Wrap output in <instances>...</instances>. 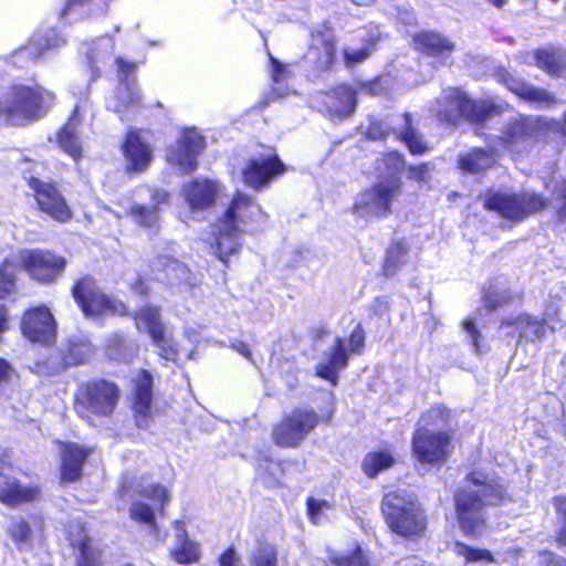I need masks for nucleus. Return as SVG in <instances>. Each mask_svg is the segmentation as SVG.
Wrapping results in <instances>:
<instances>
[{
	"instance_id": "5701e85b",
	"label": "nucleus",
	"mask_w": 566,
	"mask_h": 566,
	"mask_svg": "<svg viewBox=\"0 0 566 566\" xmlns=\"http://www.w3.org/2000/svg\"><path fill=\"white\" fill-rule=\"evenodd\" d=\"M324 105L332 119L349 117L356 107V93L347 85H339L326 93Z\"/></svg>"
},
{
	"instance_id": "ea45409f",
	"label": "nucleus",
	"mask_w": 566,
	"mask_h": 566,
	"mask_svg": "<svg viewBox=\"0 0 566 566\" xmlns=\"http://www.w3.org/2000/svg\"><path fill=\"white\" fill-rule=\"evenodd\" d=\"M408 254V248L402 242H394L387 250L384 274L386 276H392L396 274L398 269L405 263Z\"/></svg>"
},
{
	"instance_id": "774afa93",
	"label": "nucleus",
	"mask_w": 566,
	"mask_h": 566,
	"mask_svg": "<svg viewBox=\"0 0 566 566\" xmlns=\"http://www.w3.org/2000/svg\"><path fill=\"white\" fill-rule=\"evenodd\" d=\"M230 347L240 355H242L243 357H245L248 360L253 363L252 353L245 343L239 339H233L230 344Z\"/></svg>"
},
{
	"instance_id": "a211bd4d",
	"label": "nucleus",
	"mask_w": 566,
	"mask_h": 566,
	"mask_svg": "<svg viewBox=\"0 0 566 566\" xmlns=\"http://www.w3.org/2000/svg\"><path fill=\"white\" fill-rule=\"evenodd\" d=\"M132 381L136 424L147 428L151 416L153 376L147 370H139Z\"/></svg>"
},
{
	"instance_id": "09e8293b",
	"label": "nucleus",
	"mask_w": 566,
	"mask_h": 566,
	"mask_svg": "<svg viewBox=\"0 0 566 566\" xmlns=\"http://www.w3.org/2000/svg\"><path fill=\"white\" fill-rule=\"evenodd\" d=\"M455 552L459 556L464 557L468 563L486 562L492 563L494 560L492 554L486 549L473 548L462 543H457Z\"/></svg>"
},
{
	"instance_id": "ddd939ff",
	"label": "nucleus",
	"mask_w": 566,
	"mask_h": 566,
	"mask_svg": "<svg viewBox=\"0 0 566 566\" xmlns=\"http://www.w3.org/2000/svg\"><path fill=\"white\" fill-rule=\"evenodd\" d=\"M542 130L537 118L521 117L507 124L503 137L495 136L492 139L501 151L506 149L522 151L541 136Z\"/></svg>"
},
{
	"instance_id": "69168bd1",
	"label": "nucleus",
	"mask_w": 566,
	"mask_h": 566,
	"mask_svg": "<svg viewBox=\"0 0 566 566\" xmlns=\"http://www.w3.org/2000/svg\"><path fill=\"white\" fill-rule=\"evenodd\" d=\"M464 326V329L465 332L468 333V335L470 336L471 340H472V345L474 347V350L478 353L480 352V346H479V337H480V334L476 329V326L474 324V322L470 321V319H467L463 324Z\"/></svg>"
},
{
	"instance_id": "c03bdc74",
	"label": "nucleus",
	"mask_w": 566,
	"mask_h": 566,
	"mask_svg": "<svg viewBox=\"0 0 566 566\" xmlns=\"http://www.w3.org/2000/svg\"><path fill=\"white\" fill-rule=\"evenodd\" d=\"M133 219L142 227L154 228L159 220V210L156 206H135L130 210Z\"/></svg>"
},
{
	"instance_id": "f03ea898",
	"label": "nucleus",
	"mask_w": 566,
	"mask_h": 566,
	"mask_svg": "<svg viewBox=\"0 0 566 566\" xmlns=\"http://www.w3.org/2000/svg\"><path fill=\"white\" fill-rule=\"evenodd\" d=\"M263 214L259 205L250 197L238 193L231 201L224 219L214 226V249L219 260L227 264V258L237 253L240 248V232L243 227L254 221H263Z\"/></svg>"
},
{
	"instance_id": "3c124183",
	"label": "nucleus",
	"mask_w": 566,
	"mask_h": 566,
	"mask_svg": "<svg viewBox=\"0 0 566 566\" xmlns=\"http://www.w3.org/2000/svg\"><path fill=\"white\" fill-rule=\"evenodd\" d=\"M250 566H277V554L272 546H262L254 552Z\"/></svg>"
},
{
	"instance_id": "8fccbe9b",
	"label": "nucleus",
	"mask_w": 566,
	"mask_h": 566,
	"mask_svg": "<svg viewBox=\"0 0 566 566\" xmlns=\"http://www.w3.org/2000/svg\"><path fill=\"white\" fill-rule=\"evenodd\" d=\"M129 515L130 517L136 521L144 524H147L149 526H155V514L153 509L140 501L133 502L130 509H129Z\"/></svg>"
},
{
	"instance_id": "473e14b6",
	"label": "nucleus",
	"mask_w": 566,
	"mask_h": 566,
	"mask_svg": "<svg viewBox=\"0 0 566 566\" xmlns=\"http://www.w3.org/2000/svg\"><path fill=\"white\" fill-rule=\"evenodd\" d=\"M218 189L213 181L195 180L186 187L185 198L192 209H202L214 201Z\"/></svg>"
},
{
	"instance_id": "c85d7f7f",
	"label": "nucleus",
	"mask_w": 566,
	"mask_h": 566,
	"mask_svg": "<svg viewBox=\"0 0 566 566\" xmlns=\"http://www.w3.org/2000/svg\"><path fill=\"white\" fill-rule=\"evenodd\" d=\"M114 49L115 41L111 36H101L87 44L85 55L91 69V80L99 77L101 66L109 60Z\"/></svg>"
},
{
	"instance_id": "58836bf2",
	"label": "nucleus",
	"mask_w": 566,
	"mask_h": 566,
	"mask_svg": "<svg viewBox=\"0 0 566 566\" xmlns=\"http://www.w3.org/2000/svg\"><path fill=\"white\" fill-rule=\"evenodd\" d=\"M452 417L451 410L444 406H433L423 413L418 422L419 428L439 429L449 424Z\"/></svg>"
},
{
	"instance_id": "e2e57ef3",
	"label": "nucleus",
	"mask_w": 566,
	"mask_h": 566,
	"mask_svg": "<svg viewBox=\"0 0 566 566\" xmlns=\"http://www.w3.org/2000/svg\"><path fill=\"white\" fill-rule=\"evenodd\" d=\"M332 566H368L360 554L352 557H336L332 560Z\"/></svg>"
},
{
	"instance_id": "dca6fc26",
	"label": "nucleus",
	"mask_w": 566,
	"mask_h": 566,
	"mask_svg": "<svg viewBox=\"0 0 566 566\" xmlns=\"http://www.w3.org/2000/svg\"><path fill=\"white\" fill-rule=\"evenodd\" d=\"M21 328L23 335L33 343L50 345L55 340L56 323L49 307L44 305L27 311Z\"/></svg>"
},
{
	"instance_id": "39448f33",
	"label": "nucleus",
	"mask_w": 566,
	"mask_h": 566,
	"mask_svg": "<svg viewBox=\"0 0 566 566\" xmlns=\"http://www.w3.org/2000/svg\"><path fill=\"white\" fill-rule=\"evenodd\" d=\"M119 388L105 379L83 382L75 395V410L90 420L91 415L108 416L116 408Z\"/></svg>"
},
{
	"instance_id": "f257e3e1",
	"label": "nucleus",
	"mask_w": 566,
	"mask_h": 566,
	"mask_svg": "<svg viewBox=\"0 0 566 566\" xmlns=\"http://www.w3.org/2000/svg\"><path fill=\"white\" fill-rule=\"evenodd\" d=\"M468 481L470 485L454 496L457 515L465 535L478 537L486 528L484 509L502 502L505 489L493 476L480 471L471 472Z\"/></svg>"
},
{
	"instance_id": "1a4fd4ad",
	"label": "nucleus",
	"mask_w": 566,
	"mask_h": 566,
	"mask_svg": "<svg viewBox=\"0 0 566 566\" xmlns=\"http://www.w3.org/2000/svg\"><path fill=\"white\" fill-rule=\"evenodd\" d=\"M544 200L535 193L511 195L501 191H489L485 195L484 206L488 210L496 211L502 217L521 220L526 216L541 210Z\"/></svg>"
},
{
	"instance_id": "338daca9",
	"label": "nucleus",
	"mask_w": 566,
	"mask_h": 566,
	"mask_svg": "<svg viewBox=\"0 0 566 566\" xmlns=\"http://www.w3.org/2000/svg\"><path fill=\"white\" fill-rule=\"evenodd\" d=\"M240 559L233 548H228L219 558L220 566H239Z\"/></svg>"
},
{
	"instance_id": "b1692460",
	"label": "nucleus",
	"mask_w": 566,
	"mask_h": 566,
	"mask_svg": "<svg viewBox=\"0 0 566 566\" xmlns=\"http://www.w3.org/2000/svg\"><path fill=\"white\" fill-rule=\"evenodd\" d=\"M411 507H419V504L416 495L406 490L389 492L382 499L381 510L386 523L394 524L399 530L405 527L400 524L399 516H402V513Z\"/></svg>"
},
{
	"instance_id": "37998d69",
	"label": "nucleus",
	"mask_w": 566,
	"mask_h": 566,
	"mask_svg": "<svg viewBox=\"0 0 566 566\" xmlns=\"http://www.w3.org/2000/svg\"><path fill=\"white\" fill-rule=\"evenodd\" d=\"M57 39L53 31L48 32L44 36L38 40H32L23 50L22 53L27 54L32 60L39 59L44 50L57 46Z\"/></svg>"
},
{
	"instance_id": "a18cd8bd",
	"label": "nucleus",
	"mask_w": 566,
	"mask_h": 566,
	"mask_svg": "<svg viewBox=\"0 0 566 566\" xmlns=\"http://www.w3.org/2000/svg\"><path fill=\"white\" fill-rule=\"evenodd\" d=\"M15 266L6 260L0 266V298H6L14 292Z\"/></svg>"
},
{
	"instance_id": "4d7b16f0",
	"label": "nucleus",
	"mask_w": 566,
	"mask_h": 566,
	"mask_svg": "<svg viewBox=\"0 0 566 566\" xmlns=\"http://www.w3.org/2000/svg\"><path fill=\"white\" fill-rule=\"evenodd\" d=\"M381 161L389 171L387 176H399V171L405 167V160L402 156L397 153H390L386 155Z\"/></svg>"
},
{
	"instance_id": "7ed1b4c3",
	"label": "nucleus",
	"mask_w": 566,
	"mask_h": 566,
	"mask_svg": "<svg viewBox=\"0 0 566 566\" xmlns=\"http://www.w3.org/2000/svg\"><path fill=\"white\" fill-rule=\"evenodd\" d=\"M54 95L41 87L13 85L1 98L2 117L13 126H23L42 117Z\"/></svg>"
},
{
	"instance_id": "cd10ccee",
	"label": "nucleus",
	"mask_w": 566,
	"mask_h": 566,
	"mask_svg": "<svg viewBox=\"0 0 566 566\" xmlns=\"http://www.w3.org/2000/svg\"><path fill=\"white\" fill-rule=\"evenodd\" d=\"M112 0H67L61 17L70 21L106 14Z\"/></svg>"
},
{
	"instance_id": "bf43d9fd",
	"label": "nucleus",
	"mask_w": 566,
	"mask_h": 566,
	"mask_svg": "<svg viewBox=\"0 0 566 566\" xmlns=\"http://www.w3.org/2000/svg\"><path fill=\"white\" fill-rule=\"evenodd\" d=\"M389 134V127L382 120H373L368 127L367 136L369 139H384Z\"/></svg>"
},
{
	"instance_id": "c756f323",
	"label": "nucleus",
	"mask_w": 566,
	"mask_h": 566,
	"mask_svg": "<svg viewBox=\"0 0 566 566\" xmlns=\"http://www.w3.org/2000/svg\"><path fill=\"white\" fill-rule=\"evenodd\" d=\"M80 125L81 118L76 107L67 123L56 134V143L60 149L74 160H78L82 157V144L77 135Z\"/></svg>"
},
{
	"instance_id": "603ef678",
	"label": "nucleus",
	"mask_w": 566,
	"mask_h": 566,
	"mask_svg": "<svg viewBox=\"0 0 566 566\" xmlns=\"http://www.w3.org/2000/svg\"><path fill=\"white\" fill-rule=\"evenodd\" d=\"M9 533L11 538L19 545L20 549L31 542V528L23 520L14 522L11 525Z\"/></svg>"
},
{
	"instance_id": "2eb2a0df",
	"label": "nucleus",
	"mask_w": 566,
	"mask_h": 566,
	"mask_svg": "<svg viewBox=\"0 0 566 566\" xmlns=\"http://www.w3.org/2000/svg\"><path fill=\"white\" fill-rule=\"evenodd\" d=\"M29 186L34 191L41 211L59 222L71 220L72 211L55 185L32 177Z\"/></svg>"
},
{
	"instance_id": "de8ad7c7",
	"label": "nucleus",
	"mask_w": 566,
	"mask_h": 566,
	"mask_svg": "<svg viewBox=\"0 0 566 566\" xmlns=\"http://www.w3.org/2000/svg\"><path fill=\"white\" fill-rule=\"evenodd\" d=\"M534 59L536 65L547 73H555L560 66L559 53L555 50H537Z\"/></svg>"
},
{
	"instance_id": "79ce46f5",
	"label": "nucleus",
	"mask_w": 566,
	"mask_h": 566,
	"mask_svg": "<svg viewBox=\"0 0 566 566\" xmlns=\"http://www.w3.org/2000/svg\"><path fill=\"white\" fill-rule=\"evenodd\" d=\"M394 463L392 455L387 451L373 452L366 455L363 462L364 472L369 478H375L379 472L390 468Z\"/></svg>"
},
{
	"instance_id": "6e6d98bb",
	"label": "nucleus",
	"mask_w": 566,
	"mask_h": 566,
	"mask_svg": "<svg viewBox=\"0 0 566 566\" xmlns=\"http://www.w3.org/2000/svg\"><path fill=\"white\" fill-rule=\"evenodd\" d=\"M553 505L564 523L558 532L557 542L562 545H566V496H555L553 499Z\"/></svg>"
},
{
	"instance_id": "e433bc0d",
	"label": "nucleus",
	"mask_w": 566,
	"mask_h": 566,
	"mask_svg": "<svg viewBox=\"0 0 566 566\" xmlns=\"http://www.w3.org/2000/svg\"><path fill=\"white\" fill-rule=\"evenodd\" d=\"M403 126L399 130L400 139L407 145L410 153L415 155L423 154L427 150V146L422 142L421 136L413 128L411 115L406 113L403 115Z\"/></svg>"
},
{
	"instance_id": "0eeeda50",
	"label": "nucleus",
	"mask_w": 566,
	"mask_h": 566,
	"mask_svg": "<svg viewBox=\"0 0 566 566\" xmlns=\"http://www.w3.org/2000/svg\"><path fill=\"white\" fill-rule=\"evenodd\" d=\"M72 294L87 317L104 314H126L125 305L118 300L104 294L91 276L78 280L72 289Z\"/></svg>"
},
{
	"instance_id": "f3484780",
	"label": "nucleus",
	"mask_w": 566,
	"mask_h": 566,
	"mask_svg": "<svg viewBox=\"0 0 566 566\" xmlns=\"http://www.w3.org/2000/svg\"><path fill=\"white\" fill-rule=\"evenodd\" d=\"M203 147V137L195 129H188L176 145L168 149L167 160L181 172H192L197 168V158Z\"/></svg>"
},
{
	"instance_id": "20e7f679",
	"label": "nucleus",
	"mask_w": 566,
	"mask_h": 566,
	"mask_svg": "<svg viewBox=\"0 0 566 566\" xmlns=\"http://www.w3.org/2000/svg\"><path fill=\"white\" fill-rule=\"evenodd\" d=\"M402 182L399 176H386L371 187L359 192L353 206V213L360 219L370 220L391 213L394 202L401 195Z\"/></svg>"
},
{
	"instance_id": "13d9d810",
	"label": "nucleus",
	"mask_w": 566,
	"mask_h": 566,
	"mask_svg": "<svg viewBox=\"0 0 566 566\" xmlns=\"http://www.w3.org/2000/svg\"><path fill=\"white\" fill-rule=\"evenodd\" d=\"M143 494L150 500L159 501L161 507L170 500L167 489L161 485H154L151 488L145 489Z\"/></svg>"
},
{
	"instance_id": "4be33fe9",
	"label": "nucleus",
	"mask_w": 566,
	"mask_h": 566,
	"mask_svg": "<svg viewBox=\"0 0 566 566\" xmlns=\"http://www.w3.org/2000/svg\"><path fill=\"white\" fill-rule=\"evenodd\" d=\"M0 476L6 478L0 482V502L15 506L27 502H33L39 499L40 490L34 485H23L15 479H9L6 474L3 460H0Z\"/></svg>"
},
{
	"instance_id": "412c9836",
	"label": "nucleus",
	"mask_w": 566,
	"mask_h": 566,
	"mask_svg": "<svg viewBox=\"0 0 566 566\" xmlns=\"http://www.w3.org/2000/svg\"><path fill=\"white\" fill-rule=\"evenodd\" d=\"M348 354L345 342L336 337L333 346L324 354V360L317 364L316 375L328 380L333 386L338 382V373L347 367Z\"/></svg>"
},
{
	"instance_id": "72a5a7b5",
	"label": "nucleus",
	"mask_w": 566,
	"mask_h": 566,
	"mask_svg": "<svg viewBox=\"0 0 566 566\" xmlns=\"http://www.w3.org/2000/svg\"><path fill=\"white\" fill-rule=\"evenodd\" d=\"M400 524L405 526L402 530L397 528L394 524H388L389 528L403 537H415L423 533L426 528V517L419 507L409 509L399 516Z\"/></svg>"
},
{
	"instance_id": "6ab92c4d",
	"label": "nucleus",
	"mask_w": 566,
	"mask_h": 566,
	"mask_svg": "<svg viewBox=\"0 0 566 566\" xmlns=\"http://www.w3.org/2000/svg\"><path fill=\"white\" fill-rule=\"evenodd\" d=\"M283 170V164L277 156L255 158L249 161L243 171V178L249 187L261 189L266 186L273 177L282 174Z\"/></svg>"
},
{
	"instance_id": "49530a36",
	"label": "nucleus",
	"mask_w": 566,
	"mask_h": 566,
	"mask_svg": "<svg viewBox=\"0 0 566 566\" xmlns=\"http://www.w3.org/2000/svg\"><path fill=\"white\" fill-rule=\"evenodd\" d=\"M319 46L323 49V59L321 65L327 67L332 64L335 56V44L329 35L313 34V43L311 46L310 54L318 50Z\"/></svg>"
},
{
	"instance_id": "c9c22d12",
	"label": "nucleus",
	"mask_w": 566,
	"mask_h": 566,
	"mask_svg": "<svg viewBox=\"0 0 566 566\" xmlns=\"http://www.w3.org/2000/svg\"><path fill=\"white\" fill-rule=\"evenodd\" d=\"M94 354L91 342L83 336L70 339L66 361L71 365H80L86 363Z\"/></svg>"
},
{
	"instance_id": "5fc2aeb1",
	"label": "nucleus",
	"mask_w": 566,
	"mask_h": 566,
	"mask_svg": "<svg viewBox=\"0 0 566 566\" xmlns=\"http://www.w3.org/2000/svg\"><path fill=\"white\" fill-rule=\"evenodd\" d=\"M17 379L15 369L6 359H0V397L4 394L7 386Z\"/></svg>"
},
{
	"instance_id": "2f4dec72",
	"label": "nucleus",
	"mask_w": 566,
	"mask_h": 566,
	"mask_svg": "<svg viewBox=\"0 0 566 566\" xmlns=\"http://www.w3.org/2000/svg\"><path fill=\"white\" fill-rule=\"evenodd\" d=\"M511 327L518 332L521 338L541 339L545 334L544 323L528 315L511 316L501 324V328L505 331L506 336L513 335V332L510 331Z\"/></svg>"
},
{
	"instance_id": "a19ab883",
	"label": "nucleus",
	"mask_w": 566,
	"mask_h": 566,
	"mask_svg": "<svg viewBox=\"0 0 566 566\" xmlns=\"http://www.w3.org/2000/svg\"><path fill=\"white\" fill-rule=\"evenodd\" d=\"M155 266L166 272L167 276L178 282L189 283L190 275L186 264L169 256H160Z\"/></svg>"
},
{
	"instance_id": "680f3d73",
	"label": "nucleus",
	"mask_w": 566,
	"mask_h": 566,
	"mask_svg": "<svg viewBox=\"0 0 566 566\" xmlns=\"http://www.w3.org/2000/svg\"><path fill=\"white\" fill-rule=\"evenodd\" d=\"M369 55V51L367 49L352 50L346 49L344 51V57L347 65H354L365 61Z\"/></svg>"
},
{
	"instance_id": "9b49d317",
	"label": "nucleus",
	"mask_w": 566,
	"mask_h": 566,
	"mask_svg": "<svg viewBox=\"0 0 566 566\" xmlns=\"http://www.w3.org/2000/svg\"><path fill=\"white\" fill-rule=\"evenodd\" d=\"M115 62L119 84L106 104L109 111L123 114L140 103V94L135 80L137 65L122 57H117Z\"/></svg>"
},
{
	"instance_id": "a878e982",
	"label": "nucleus",
	"mask_w": 566,
	"mask_h": 566,
	"mask_svg": "<svg viewBox=\"0 0 566 566\" xmlns=\"http://www.w3.org/2000/svg\"><path fill=\"white\" fill-rule=\"evenodd\" d=\"M123 150L126 160L129 163V168L136 171L146 169L153 159L150 147L137 132L127 134Z\"/></svg>"
},
{
	"instance_id": "9d476101",
	"label": "nucleus",
	"mask_w": 566,
	"mask_h": 566,
	"mask_svg": "<svg viewBox=\"0 0 566 566\" xmlns=\"http://www.w3.org/2000/svg\"><path fill=\"white\" fill-rule=\"evenodd\" d=\"M319 418L313 410L295 409L273 430L277 446L295 448L318 424Z\"/></svg>"
},
{
	"instance_id": "4c0bfd02",
	"label": "nucleus",
	"mask_w": 566,
	"mask_h": 566,
	"mask_svg": "<svg viewBox=\"0 0 566 566\" xmlns=\"http://www.w3.org/2000/svg\"><path fill=\"white\" fill-rule=\"evenodd\" d=\"M307 516L315 525H321L329 521L334 504L324 499L308 497L306 501Z\"/></svg>"
},
{
	"instance_id": "393cba45",
	"label": "nucleus",
	"mask_w": 566,
	"mask_h": 566,
	"mask_svg": "<svg viewBox=\"0 0 566 566\" xmlns=\"http://www.w3.org/2000/svg\"><path fill=\"white\" fill-rule=\"evenodd\" d=\"M62 481L74 482L82 475V465L92 449L84 448L77 443H62Z\"/></svg>"
},
{
	"instance_id": "6e6552de",
	"label": "nucleus",
	"mask_w": 566,
	"mask_h": 566,
	"mask_svg": "<svg viewBox=\"0 0 566 566\" xmlns=\"http://www.w3.org/2000/svg\"><path fill=\"white\" fill-rule=\"evenodd\" d=\"M452 436L447 431L418 428L412 438V452L420 463L443 464L452 452Z\"/></svg>"
},
{
	"instance_id": "4468645a",
	"label": "nucleus",
	"mask_w": 566,
	"mask_h": 566,
	"mask_svg": "<svg viewBox=\"0 0 566 566\" xmlns=\"http://www.w3.org/2000/svg\"><path fill=\"white\" fill-rule=\"evenodd\" d=\"M138 329H145L150 335L154 344L159 350L161 358L166 360H175L177 349L172 339L167 336L164 325L160 321L159 308L155 306H145L140 308L134 316Z\"/></svg>"
},
{
	"instance_id": "f8f14e48",
	"label": "nucleus",
	"mask_w": 566,
	"mask_h": 566,
	"mask_svg": "<svg viewBox=\"0 0 566 566\" xmlns=\"http://www.w3.org/2000/svg\"><path fill=\"white\" fill-rule=\"evenodd\" d=\"M20 262L33 280L45 284L54 282L66 266L64 258L43 250L21 251Z\"/></svg>"
},
{
	"instance_id": "f704fd0d",
	"label": "nucleus",
	"mask_w": 566,
	"mask_h": 566,
	"mask_svg": "<svg viewBox=\"0 0 566 566\" xmlns=\"http://www.w3.org/2000/svg\"><path fill=\"white\" fill-rule=\"evenodd\" d=\"M178 541L181 546L172 552L174 559L179 564H192L199 558V546L187 538L185 524L180 521L175 522Z\"/></svg>"
},
{
	"instance_id": "7c9ffc66",
	"label": "nucleus",
	"mask_w": 566,
	"mask_h": 566,
	"mask_svg": "<svg viewBox=\"0 0 566 566\" xmlns=\"http://www.w3.org/2000/svg\"><path fill=\"white\" fill-rule=\"evenodd\" d=\"M500 153V148L491 139L488 144V150L475 148L461 156L459 161L460 168L468 172H480L490 168Z\"/></svg>"
},
{
	"instance_id": "0e129e2a",
	"label": "nucleus",
	"mask_w": 566,
	"mask_h": 566,
	"mask_svg": "<svg viewBox=\"0 0 566 566\" xmlns=\"http://www.w3.org/2000/svg\"><path fill=\"white\" fill-rule=\"evenodd\" d=\"M429 170L430 169L428 164L410 166L408 168V178L418 182L424 181Z\"/></svg>"
},
{
	"instance_id": "864d4df0",
	"label": "nucleus",
	"mask_w": 566,
	"mask_h": 566,
	"mask_svg": "<svg viewBox=\"0 0 566 566\" xmlns=\"http://www.w3.org/2000/svg\"><path fill=\"white\" fill-rule=\"evenodd\" d=\"M80 559L77 566H95L98 553L93 548L91 539L84 537L78 542Z\"/></svg>"
},
{
	"instance_id": "bb28decb",
	"label": "nucleus",
	"mask_w": 566,
	"mask_h": 566,
	"mask_svg": "<svg viewBox=\"0 0 566 566\" xmlns=\"http://www.w3.org/2000/svg\"><path fill=\"white\" fill-rule=\"evenodd\" d=\"M417 48L443 64L455 49L453 42L439 33L424 32L415 36Z\"/></svg>"
},
{
	"instance_id": "423d86ee",
	"label": "nucleus",
	"mask_w": 566,
	"mask_h": 566,
	"mask_svg": "<svg viewBox=\"0 0 566 566\" xmlns=\"http://www.w3.org/2000/svg\"><path fill=\"white\" fill-rule=\"evenodd\" d=\"M443 108L439 111L441 120L448 124H457L460 118H465L471 123H482L497 107L489 101H471L462 92L455 88L446 90L442 94Z\"/></svg>"
},
{
	"instance_id": "aec40b11",
	"label": "nucleus",
	"mask_w": 566,
	"mask_h": 566,
	"mask_svg": "<svg viewBox=\"0 0 566 566\" xmlns=\"http://www.w3.org/2000/svg\"><path fill=\"white\" fill-rule=\"evenodd\" d=\"M496 78L503 83L515 95L534 103L538 107H547L555 103V97L547 91L535 88L518 77L512 75L505 69H499Z\"/></svg>"
},
{
	"instance_id": "052dcab7",
	"label": "nucleus",
	"mask_w": 566,
	"mask_h": 566,
	"mask_svg": "<svg viewBox=\"0 0 566 566\" xmlns=\"http://www.w3.org/2000/svg\"><path fill=\"white\" fill-rule=\"evenodd\" d=\"M365 344L364 331L360 326H357L350 334L349 347L353 354H360Z\"/></svg>"
}]
</instances>
